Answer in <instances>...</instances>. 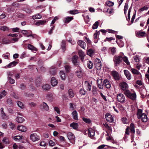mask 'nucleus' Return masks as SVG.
Wrapping results in <instances>:
<instances>
[{
	"label": "nucleus",
	"instance_id": "nucleus-1",
	"mask_svg": "<svg viewBox=\"0 0 149 149\" xmlns=\"http://www.w3.org/2000/svg\"><path fill=\"white\" fill-rule=\"evenodd\" d=\"M124 93L127 97L133 100H134L136 99V96L135 92L131 93L129 90H127L125 91Z\"/></svg>",
	"mask_w": 149,
	"mask_h": 149
},
{
	"label": "nucleus",
	"instance_id": "nucleus-2",
	"mask_svg": "<svg viewBox=\"0 0 149 149\" xmlns=\"http://www.w3.org/2000/svg\"><path fill=\"white\" fill-rule=\"evenodd\" d=\"M123 57L121 56H114L113 58V61L114 62L115 66H118L120 65L122 61Z\"/></svg>",
	"mask_w": 149,
	"mask_h": 149
},
{
	"label": "nucleus",
	"instance_id": "nucleus-3",
	"mask_svg": "<svg viewBox=\"0 0 149 149\" xmlns=\"http://www.w3.org/2000/svg\"><path fill=\"white\" fill-rule=\"evenodd\" d=\"M117 99L118 102L121 103H123L125 101V98L123 94L119 93L117 95Z\"/></svg>",
	"mask_w": 149,
	"mask_h": 149
},
{
	"label": "nucleus",
	"instance_id": "nucleus-4",
	"mask_svg": "<svg viewBox=\"0 0 149 149\" xmlns=\"http://www.w3.org/2000/svg\"><path fill=\"white\" fill-rule=\"evenodd\" d=\"M30 139L33 142L40 140L39 137L36 133L31 134L30 136Z\"/></svg>",
	"mask_w": 149,
	"mask_h": 149
},
{
	"label": "nucleus",
	"instance_id": "nucleus-5",
	"mask_svg": "<svg viewBox=\"0 0 149 149\" xmlns=\"http://www.w3.org/2000/svg\"><path fill=\"white\" fill-rule=\"evenodd\" d=\"M120 88L123 90H126V89L128 88V86L127 84L125 82H121L120 84Z\"/></svg>",
	"mask_w": 149,
	"mask_h": 149
},
{
	"label": "nucleus",
	"instance_id": "nucleus-6",
	"mask_svg": "<svg viewBox=\"0 0 149 149\" xmlns=\"http://www.w3.org/2000/svg\"><path fill=\"white\" fill-rule=\"evenodd\" d=\"M79 59V57L77 55L73 56L72 58V63L75 65H79V63L78 61Z\"/></svg>",
	"mask_w": 149,
	"mask_h": 149
},
{
	"label": "nucleus",
	"instance_id": "nucleus-7",
	"mask_svg": "<svg viewBox=\"0 0 149 149\" xmlns=\"http://www.w3.org/2000/svg\"><path fill=\"white\" fill-rule=\"evenodd\" d=\"M105 118L107 121L110 123L113 122L114 121L113 117L112 115L109 113H107L106 114Z\"/></svg>",
	"mask_w": 149,
	"mask_h": 149
},
{
	"label": "nucleus",
	"instance_id": "nucleus-8",
	"mask_svg": "<svg viewBox=\"0 0 149 149\" xmlns=\"http://www.w3.org/2000/svg\"><path fill=\"white\" fill-rule=\"evenodd\" d=\"M146 35L145 32L142 31H139L136 33V36L139 38L143 37L145 36Z\"/></svg>",
	"mask_w": 149,
	"mask_h": 149
},
{
	"label": "nucleus",
	"instance_id": "nucleus-9",
	"mask_svg": "<svg viewBox=\"0 0 149 149\" xmlns=\"http://www.w3.org/2000/svg\"><path fill=\"white\" fill-rule=\"evenodd\" d=\"M112 76L115 80H118L119 79V74L118 72L115 71H112L111 72Z\"/></svg>",
	"mask_w": 149,
	"mask_h": 149
},
{
	"label": "nucleus",
	"instance_id": "nucleus-10",
	"mask_svg": "<svg viewBox=\"0 0 149 149\" xmlns=\"http://www.w3.org/2000/svg\"><path fill=\"white\" fill-rule=\"evenodd\" d=\"M123 71L127 79L128 80H130L131 79V75L130 72L128 70H124Z\"/></svg>",
	"mask_w": 149,
	"mask_h": 149
},
{
	"label": "nucleus",
	"instance_id": "nucleus-11",
	"mask_svg": "<svg viewBox=\"0 0 149 149\" xmlns=\"http://www.w3.org/2000/svg\"><path fill=\"white\" fill-rule=\"evenodd\" d=\"M72 117L74 119L76 120H78V113L76 110H74L72 113Z\"/></svg>",
	"mask_w": 149,
	"mask_h": 149
},
{
	"label": "nucleus",
	"instance_id": "nucleus-12",
	"mask_svg": "<svg viewBox=\"0 0 149 149\" xmlns=\"http://www.w3.org/2000/svg\"><path fill=\"white\" fill-rule=\"evenodd\" d=\"M95 134L94 130L91 128H89L88 129V135L90 137H93Z\"/></svg>",
	"mask_w": 149,
	"mask_h": 149
},
{
	"label": "nucleus",
	"instance_id": "nucleus-13",
	"mask_svg": "<svg viewBox=\"0 0 149 149\" xmlns=\"http://www.w3.org/2000/svg\"><path fill=\"white\" fill-rule=\"evenodd\" d=\"M104 84L107 88H109L111 87V83L107 79H105L104 80Z\"/></svg>",
	"mask_w": 149,
	"mask_h": 149
},
{
	"label": "nucleus",
	"instance_id": "nucleus-14",
	"mask_svg": "<svg viewBox=\"0 0 149 149\" xmlns=\"http://www.w3.org/2000/svg\"><path fill=\"white\" fill-rule=\"evenodd\" d=\"M79 55L80 58L82 61H83L85 56L84 53L81 50H79L78 51Z\"/></svg>",
	"mask_w": 149,
	"mask_h": 149
},
{
	"label": "nucleus",
	"instance_id": "nucleus-15",
	"mask_svg": "<svg viewBox=\"0 0 149 149\" xmlns=\"http://www.w3.org/2000/svg\"><path fill=\"white\" fill-rule=\"evenodd\" d=\"M17 63V62L15 61H13L9 63L7 65L5 66V68H10L15 66Z\"/></svg>",
	"mask_w": 149,
	"mask_h": 149
},
{
	"label": "nucleus",
	"instance_id": "nucleus-16",
	"mask_svg": "<svg viewBox=\"0 0 149 149\" xmlns=\"http://www.w3.org/2000/svg\"><path fill=\"white\" fill-rule=\"evenodd\" d=\"M17 129L18 130L22 132H24L27 130L26 127L22 125L18 126L17 127Z\"/></svg>",
	"mask_w": 149,
	"mask_h": 149
},
{
	"label": "nucleus",
	"instance_id": "nucleus-17",
	"mask_svg": "<svg viewBox=\"0 0 149 149\" xmlns=\"http://www.w3.org/2000/svg\"><path fill=\"white\" fill-rule=\"evenodd\" d=\"M51 82V85L53 86H56L58 83L57 80L54 77L52 78Z\"/></svg>",
	"mask_w": 149,
	"mask_h": 149
},
{
	"label": "nucleus",
	"instance_id": "nucleus-18",
	"mask_svg": "<svg viewBox=\"0 0 149 149\" xmlns=\"http://www.w3.org/2000/svg\"><path fill=\"white\" fill-rule=\"evenodd\" d=\"M67 136L69 140H74L75 138V136L74 134L71 132H68L67 134Z\"/></svg>",
	"mask_w": 149,
	"mask_h": 149
},
{
	"label": "nucleus",
	"instance_id": "nucleus-19",
	"mask_svg": "<svg viewBox=\"0 0 149 149\" xmlns=\"http://www.w3.org/2000/svg\"><path fill=\"white\" fill-rule=\"evenodd\" d=\"M68 94L69 97L70 98L73 97L75 95L72 89H69L68 91Z\"/></svg>",
	"mask_w": 149,
	"mask_h": 149
},
{
	"label": "nucleus",
	"instance_id": "nucleus-20",
	"mask_svg": "<svg viewBox=\"0 0 149 149\" xmlns=\"http://www.w3.org/2000/svg\"><path fill=\"white\" fill-rule=\"evenodd\" d=\"M78 44L81 48L84 49H85L86 45V43L84 41L81 40H79L77 42Z\"/></svg>",
	"mask_w": 149,
	"mask_h": 149
},
{
	"label": "nucleus",
	"instance_id": "nucleus-21",
	"mask_svg": "<svg viewBox=\"0 0 149 149\" xmlns=\"http://www.w3.org/2000/svg\"><path fill=\"white\" fill-rule=\"evenodd\" d=\"M46 23L45 20H39L38 22L35 23V24L37 26H39L41 25H44Z\"/></svg>",
	"mask_w": 149,
	"mask_h": 149
},
{
	"label": "nucleus",
	"instance_id": "nucleus-22",
	"mask_svg": "<svg viewBox=\"0 0 149 149\" xmlns=\"http://www.w3.org/2000/svg\"><path fill=\"white\" fill-rule=\"evenodd\" d=\"M85 86V88L87 91H91V86L88 82L86 81Z\"/></svg>",
	"mask_w": 149,
	"mask_h": 149
},
{
	"label": "nucleus",
	"instance_id": "nucleus-23",
	"mask_svg": "<svg viewBox=\"0 0 149 149\" xmlns=\"http://www.w3.org/2000/svg\"><path fill=\"white\" fill-rule=\"evenodd\" d=\"M128 4L129 2L128 1H127L125 4V6H124V14L125 15H126L127 12L129 8Z\"/></svg>",
	"mask_w": 149,
	"mask_h": 149
},
{
	"label": "nucleus",
	"instance_id": "nucleus-24",
	"mask_svg": "<svg viewBox=\"0 0 149 149\" xmlns=\"http://www.w3.org/2000/svg\"><path fill=\"white\" fill-rule=\"evenodd\" d=\"M70 126L74 129L77 130L78 128L79 125L77 123H73L70 124Z\"/></svg>",
	"mask_w": 149,
	"mask_h": 149
},
{
	"label": "nucleus",
	"instance_id": "nucleus-25",
	"mask_svg": "<svg viewBox=\"0 0 149 149\" xmlns=\"http://www.w3.org/2000/svg\"><path fill=\"white\" fill-rule=\"evenodd\" d=\"M73 19L72 17H66L64 19V22L66 23H68Z\"/></svg>",
	"mask_w": 149,
	"mask_h": 149
},
{
	"label": "nucleus",
	"instance_id": "nucleus-26",
	"mask_svg": "<svg viewBox=\"0 0 149 149\" xmlns=\"http://www.w3.org/2000/svg\"><path fill=\"white\" fill-rule=\"evenodd\" d=\"M17 121L19 123H22L25 121L24 119L22 117H17L16 119Z\"/></svg>",
	"mask_w": 149,
	"mask_h": 149
},
{
	"label": "nucleus",
	"instance_id": "nucleus-27",
	"mask_svg": "<svg viewBox=\"0 0 149 149\" xmlns=\"http://www.w3.org/2000/svg\"><path fill=\"white\" fill-rule=\"evenodd\" d=\"M42 106L43 107V109L46 111H48L49 109V107L47 104L45 102H43L42 103Z\"/></svg>",
	"mask_w": 149,
	"mask_h": 149
},
{
	"label": "nucleus",
	"instance_id": "nucleus-28",
	"mask_svg": "<svg viewBox=\"0 0 149 149\" xmlns=\"http://www.w3.org/2000/svg\"><path fill=\"white\" fill-rule=\"evenodd\" d=\"M13 139L16 141H19L22 139H23V136L22 135L16 136L14 137Z\"/></svg>",
	"mask_w": 149,
	"mask_h": 149
},
{
	"label": "nucleus",
	"instance_id": "nucleus-29",
	"mask_svg": "<svg viewBox=\"0 0 149 149\" xmlns=\"http://www.w3.org/2000/svg\"><path fill=\"white\" fill-rule=\"evenodd\" d=\"M109 49L111 50V54L114 55L116 54V47H110Z\"/></svg>",
	"mask_w": 149,
	"mask_h": 149
},
{
	"label": "nucleus",
	"instance_id": "nucleus-30",
	"mask_svg": "<svg viewBox=\"0 0 149 149\" xmlns=\"http://www.w3.org/2000/svg\"><path fill=\"white\" fill-rule=\"evenodd\" d=\"M135 126L133 123H131L130 125V128L131 132L132 133H135Z\"/></svg>",
	"mask_w": 149,
	"mask_h": 149
},
{
	"label": "nucleus",
	"instance_id": "nucleus-31",
	"mask_svg": "<svg viewBox=\"0 0 149 149\" xmlns=\"http://www.w3.org/2000/svg\"><path fill=\"white\" fill-rule=\"evenodd\" d=\"M142 121L143 122H146L147 121L148 118L146 114L144 113L141 116Z\"/></svg>",
	"mask_w": 149,
	"mask_h": 149
},
{
	"label": "nucleus",
	"instance_id": "nucleus-32",
	"mask_svg": "<svg viewBox=\"0 0 149 149\" xmlns=\"http://www.w3.org/2000/svg\"><path fill=\"white\" fill-rule=\"evenodd\" d=\"M144 113H142V110L140 109H139L138 110L137 113V117L138 118H141V116L144 114Z\"/></svg>",
	"mask_w": 149,
	"mask_h": 149
},
{
	"label": "nucleus",
	"instance_id": "nucleus-33",
	"mask_svg": "<svg viewBox=\"0 0 149 149\" xmlns=\"http://www.w3.org/2000/svg\"><path fill=\"white\" fill-rule=\"evenodd\" d=\"M41 80V78L40 77H38L36 80V84L37 86L39 87L40 84V81Z\"/></svg>",
	"mask_w": 149,
	"mask_h": 149
},
{
	"label": "nucleus",
	"instance_id": "nucleus-34",
	"mask_svg": "<svg viewBox=\"0 0 149 149\" xmlns=\"http://www.w3.org/2000/svg\"><path fill=\"white\" fill-rule=\"evenodd\" d=\"M28 48L29 49L32 51H35L36 52L37 50V49L36 47L30 44L28 45Z\"/></svg>",
	"mask_w": 149,
	"mask_h": 149
},
{
	"label": "nucleus",
	"instance_id": "nucleus-35",
	"mask_svg": "<svg viewBox=\"0 0 149 149\" xmlns=\"http://www.w3.org/2000/svg\"><path fill=\"white\" fill-rule=\"evenodd\" d=\"M2 141L6 144H9L10 143L9 138L7 137H4L2 140Z\"/></svg>",
	"mask_w": 149,
	"mask_h": 149
},
{
	"label": "nucleus",
	"instance_id": "nucleus-36",
	"mask_svg": "<svg viewBox=\"0 0 149 149\" xmlns=\"http://www.w3.org/2000/svg\"><path fill=\"white\" fill-rule=\"evenodd\" d=\"M42 18V16L41 15L39 14H37L32 16V18L33 19H39Z\"/></svg>",
	"mask_w": 149,
	"mask_h": 149
},
{
	"label": "nucleus",
	"instance_id": "nucleus-37",
	"mask_svg": "<svg viewBox=\"0 0 149 149\" xmlns=\"http://www.w3.org/2000/svg\"><path fill=\"white\" fill-rule=\"evenodd\" d=\"M50 88V85L48 84H46L43 85L42 86V89L45 90H48Z\"/></svg>",
	"mask_w": 149,
	"mask_h": 149
},
{
	"label": "nucleus",
	"instance_id": "nucleus-38",
	"mask_svg": "<svg viewBox=\"0 0 149 149\" xmlns=\"http://www.w3.org/2000/svg\"><path fill=\"white\" fill-rule=\"evenodd\" d=\"M60 75L62 79L64 80L66 78L65 73L62 71H60Z\"/></svg>",
	"mask_w": 149,
	"mask_h": 149
},
{
	"label": "nucleus",
	"instance_id": "nucleus-39",
	"mask_svg": "<svg viewBox=\"0 0 149 149\" xmlns=\"http://www.w3.org/2000/svg\"><path fill=\"white\" fill-rule=\"evenodd\" d=\"M87 66L88 68L91 69L93 67V63L91 61H88L87 63Z\"/></svg>",
	"mask_w": 149,
	"mask_h": 149
},
{
	"label": "nucleus",
	"instance_id": "nucleus-40",
	"mask_svg": "<svg viewBox=\"0 0 149 149\" xmlns=\"http://www.w3.org/2000/svg\"><path fill=\"white\" fill-rule=\"evenodd\" d=\"M123 60L127 65H130V63L129 61L128 58L126 56L123 57Z\"/></svg>",
	"mask_w": 149,
	"mask_h": 149
},
{
	"label": "nucleus",
	"instance_id": "nucleus-41",
	"mask_svg": "<svg viewBox=\"0 0 149 149\" xmlns=\"http://www.w3.org/2000/svg\"><path fill=\"white\" fill-rule=\"evenodd\" d=\"M87 53L88 55L91 56L93 55L94 51L93 49H90L87 51Z\"/></svg>",
	"mask_w": 149,
	"mask_h": 149
},
{
	"label": "nucleus",
	"instance_id": "nucleus-42",
	"mask_svg": "<svg viewBox=\"0 0 149 149\" xmlns=\"http://www.w3.org/2000/svg\"><path fill=\"white\" fill-rule=\"evenodd\" d=\"M131 71L132 73L134 74L138 75L140 73L139 72L134 68H132L131 70Z\"/></svg>",
	"mask_w": 149,
	"mask_h": 149
},
{
	"label": "nucleus",
	"instance_id": "nucleus-43",
	"mask_svg": "<svg viewBox=\"0 0 149 149\" xmlns=\"http://www.w3.org/2000/svg\"><path fill=\"white\" fill-rule=\"evenodd\" d=\"M76 74L78 77H80L82 75L81 71V69H79L78 70H77L76 71Z\"/></svg>",
	"mask_w": 149,
	"mask_h": 149
},
{
	"label": "nucleus",
	"instance_id": "nucleus-44",
	"mask_svg": "<svg viewBox=\"0 0 149 149\" xmlns=\"http://www.w3.org/2000/svg\"><path fill=\"white\" fill-rule=\"evenodd\" d=\"M69 13L71 14L75 15L79 13V12L77 10H74L69 11Z\"/></svg>",
	"mask_w": 149,
	"mask_h": 149
},
{
	"label": "nucleus",
	"instance_id": "nucleus-45",
	"mask_svg": "<svg viewBox=\"0 0 149 149\" xmlns=\"http://www.w3.org/2000/svg\"><path fill=\"white\" fill-rule=\"evenodd\" d=\"M99 22L98 21L96 22L92 26V29H95L97 28L98 26Z\"/></svg>",
	"mask_w": 149,
	"mask_h": 149
},
{
	"label": "nucleus",
	"instance_id": "nucleus-46",
	"mask_svg": "<svg viewBox=\"0 0 149 149\" xmlns=\"http://www.w3.org/2000/svg\"><path fill=\"white\" fill-rule=\"evenodd\" d=\"M61 48L63 51L65 50V40L62 41L61 45Z\"/></svg>",
	"mask_w": 149,
	"mask_h": 149
},
{
	"label": "nucleus",
	"instance_id": "nucleus-47",
	"mask_svg": "<svg viewBox=\"0 0 149 149\" xmlns=\"http://www.w3.org/2000/svg\"><path fill=\"white\" fill-rule=\"evenodd\" d=\"M17 104L18 106L21 109H23L24 108V105L21 102L18 101L17 102Z\"/></svg>",
	"mask_w": 149,
	"mask_h": 149
},
{
	"label": "nucleus",
	"instance_id": "nucleus-48",
	"mask_svg": "<svg viewBox=\"0 0 149 149\" xmlns=\"http://www.w3.org/2000/svg\"><path fill=\"white\" fill-rule=\"evenodd\" d=\"M1 116L3 118H5L6 117V114L3 111V108H1Z\"/></svg>",
	"mask_w": 149,
	"mask_h": 149
},
{
	"label": "nucleus",
	"instance_id": "nucleus-49",
	"mask_svg": "<svg viewBox=\"0 0 149 149\" xmlns=\"http://www.w3.org/2000/svg\"><path fill=\"white\" fill-rule=\"evenodd\" d=\"M82 120L84 122L88 124L90 123L91 122L90 119L84 117L83 118Z\"/></svg>",
	"mask_w": 149,
	"mask_h": 149
},
{
	"label": "nucleus",
	"instance_id": "nucleus-50",
	"mask_svg": "<svg viewBox=\"0 0 149 149\" xmlns=\"http://www.w3.org/2000/svg\"><path fill=\"white\" fill-rule=\"evenodd\" d=\"M50 73L52 75H55L56 74V70L55 68H51L49 71Z\"/></svg>",
	"mask_w": 149,
	"mask_h": 149
},
{
	"label": "nucleus",
	"instance_id": "nucleus-51",
	"mask_svg": "<svg viewBox=\"0 0 149 149\" xmlns=\"http://www.w3.org/2000/svg\"><path fill=\"white\" fill-rule=\"evenodd\" d=\"M115 39V38L112 37H111L110 38L107 37L106 38V39L104 40V41H109V42H110L111 40H114Z\"/></svg>",
	"mask_w": 149,
	"mask_h": 149
},
{
	"label": "nucleus",
	"instance_id": "nucleus-52",
	"mask_svg": "<svg viewBox=\"0 0 149 149\" xmlns=\"http://www.w3.org/2000/svg\"><path fill=\"white\" fill-rule=\"evenodd\" d=\"M24 11L28 13H31L32 12L31 9L29 7H27L26 8Z\"/></svg>",
	"mask_w": 149,
	"mask_h": 149
},
{
	"label": "nucleus",
	"instance_id": "nucleus-53",
	"mask_svg": "<svg viewBox=\"0 0 149 149\" xmlns=\"http://www.w3.org/2000/svg\"><path fill=\"white\" fill-rule=\"evenodd\" d=\"M2 56L5 59H8L10 56V54L8 53H7L6 54H3Z\"/></svg>",
	"mask_w": 149,
	"mask_h": 149
},
{
	"label": "nucleus",
	"instance_id": "nucleus-54",
	"mask_svg": "<svg viewBox=\"0 0 149 149\" xmlns=\"http://www.w3.org/2000/svg\"><path fill=\"white\" fill-rule=\"evenodd\" d=\"M95 67L97 70H100L101 68L102 64L101 63H98L97 64H95Z\"/></svg>",
	"mask_w": 149,
	"mask_h": 149
},
{
	"label": "nucleus",
	"instance_id": "nucleus-55",
	"mask_svg": "<svg viewBox=\"0 0 149 149\" xmlns=\"http://www.w3.org/2000/svg\"><path fill=\"white\" fill-rule=\"evenodd\" d=\"M104 125L105 127L109 131H111V128L108 125V124L106 123H105L104 124Z\"/></svg>",
	"mask_w": 149,
	"mask_h": 149
},
{
	"label": "nucleus",
	"instance_id": "nucleus-56",
	"mask_svg": "<svg viewBox=\"0 0 149 149\" xmlns=\"http://www.w3.org/2000/svg\"><path fill=\"white\" fill-rule=\"evenodd\" d=\"M7 103L11 105H13V103L12 100L10 98H8L7 100Z\"/></svg>",
	"mask_w": 149,
	"mask_h": 149
},
{
	"label": "nucleus",
	"instance_id": "nucleus-57",
	"mask_svg": "<svg viewBox=\"0 0 149 149\" xmlns=\"http://www.w3.org/2000/svg\"><path fill=\"white\" fill-rule=\"evenodd\" d=\"M3 44H9L11 42H12L11 41V40H3Z\"/></svg>",
	"mask_w": 149,
	"mask_h": 149
},
{
	"label": "nucleus",
	"instance_id": "nucleus-58",
	"mask_svg": "<svg viewBox=\"0 0 149 149\" xmlns=\"http://www.w3.org/2000/svg\"><path fill=\"white\" fill-rule=\"evenodd\" d=\"M16 111V109L13 110V109L11 108H9L8 109L9 113L11 114H13L15 112V113Z\"/></svg>",
	"mask_w": 149,
	"mask_h": 149
},
{
	"label": "nucleus",
	"instance_id": "nucleus-59",
	"mask_svg": "<svg viewBox=\"0 0 149 149\" xmlns=\"http://www.w3.org/2000/svg\"><path fill=\"white\" fill-rule=\"evenodd\" d=\"M79 108L80 109L78 110V111L80 113H82L84 111L85 109L84 107H81Z\"/></svg>",
	"mask_w": 149,
	"mask_h": 149
},
{
	"label": "nucleus",
	"instance_id": "nucleus-60",
	"mask_svg": "<svg viewBox=\"0 0 149 149\" xmlns=\"http://www.w3.org/2000/svg\"><path fill=\"white\" fill-rule=\"evenodd\" d=\"M0 29L3 31H5L8 30V28L6 26H2L1 27Z\"/></svg>",
	"mask_w": 149,
	"mask_h": 149
},
{
	"label": "nucleus",
	"instance_id": "nucleus-61",
	"mask_svg": "<svg viewBox=\"0 0 149 149\" xmlns=\"http://www.w3.org/2000/svg\"><path fill=\"white\" fill-rule=\"evenodd\" d=\"M8 80L12 84H14L15 82V80L10 77H8Z\"/></svg>",
	"mask_w": 149,
	"mask_h": 149
},
{
	"label": "nucleus",
	"instance_id": "nucleus-62",
	"mask_svg": "<svg viewBox=\"0 0 149 149\" xmlns=\"http://www.w3.org/2000/svg\"><path fill=\"white\" fill-rule=\"evenodd\" d=\"M65 68L66 72H69L70 71V67L69 65H66L65 66Z\"/></svg>",
	"mask_w": 149,
	"mask_h": 149
},
{
	"label": "nucleus",
	"instance_id": "nucleus-63",
	"mask_svg": "<svg viewBox=\"0 0 149 149\" xmlns=\"http://www.w3.org/2000/svg\"><path fill=\"white\" fill-rule=\"evenodd\" d=\"M101 61L98 58H96L95 61V64H97L98 63H101Z\"/></svg>",
	"mask_w": 149,
	"mask_h": 149
},
{
	"label": "nucleus",
	"instance_id": "nucleus-64",
	"mask_svg": "<svg viewBox=\"0 0 149 149\" xmlns=\"http://www.w3.org/2000/svg\"><path fill=\"white\" fill-rule=\"evenodd\" d=\"M79 93L81 95H85L86 93V91L84 89H81L79 90Z\"/></svg>",
	"mask_w": 149,
	"mask_h": 149
}]
</instances>
